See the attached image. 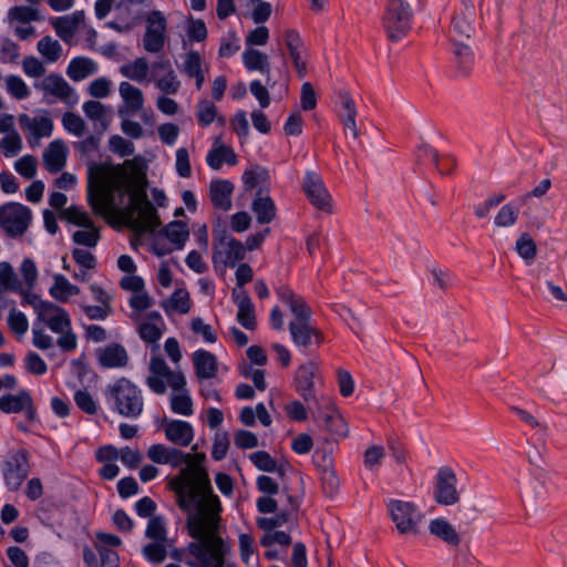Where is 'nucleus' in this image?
<instances>
[{
	"instance_id": "f257e3e1",
	"label": "nucleus",
	"mask_w": 567,
	"mask_h": 567,
	"mask_svg": "<svg viewBox=\"0 0 567 567\" xmlns=\"http://www.w3.org/2000/svg\"><path fill=\"white\" fill-rule=\"evenodd\" d=\"M175 494L179 508L188 514V535L196 539L188 544L187 550L196 559H205L213 538L218 537L221 529V503L203 471H195L190 478L177 483Z\"/></svg>"
},
{
	"instance_id": "f03ea898",
	"label": "nucleus",
	"mask_w": 567,
	"mask_h": 567,
	"mask_svg": "<svg viewBox=\"0 0 567 567\" xmlns=\"http://www.w3.org/2000/svg\"><path fill=\"white\" fill-rule=\"evenodd\" d=\"M120 176L111 182V188L95 186L92 171L89 176L87 200L95 214H103L114 205L112 192L124 190L130 195V204L123 210L125 225L138 235L154 233L161 225L159 216L154 205L148 200L144 189L131 190L124 179V172L121 165L115 168Z\"/></svg>"
},
{
	"instance_id": "7ed1b4c3",
	"label": "nucleus",
	"mask_w": 567,
	"mask_h": 567,
	"mask_svg": "<svg viewBox=\"0 0 567 567\" xmlns=\"http://www.w3.org/2000/svg\"><path fill=\"white\" fill-rule=\"evenodd\" d=\"M106 401L114 412L127 419H137L144 410L142 390L131 380L120 378L105 390Z\"/></svg>"
},
{
	"instance_id": "20e7f679",
	"label": "nucleus",
	"mask_w": 567,
	"mask_h": 567,
	"mask_svg": "<svg viewBox=\"0 0 567 567\" xmlns=\"http://www.w3.org/2000/svg\"><path fill=\"white\" fill-rule=\"evenodd\" d=\"M413 10L406 0H388L381 18L382 28L391 42H399L412 28Z\"/></svg>"
},
{
	"instance_id": "39448f33",
	"label": "nucleus",
	"mask_w": 567,
	"mask_h": 567,
	"mask_svg": "<svg viewBox=\"0 0 567 567\" xmlns=\"http://www.w3.org/2000/svg\"><path fill=\"white\" fill-rule=\"evenodd\" d=\"M214 246L212 261L215 269L234 268L238 262L245 259V245L234 238L225 228H214Z\"/></svg>"
},
{
	"instance_id": "423d86ee",
	"label": "nucleus",
	"mask_w": 567,
	"mask_h": 567,
	"mask_svg": "<svg viewBox=\"0 0 567 567\" xmlns=\"http://www.w3.org/2000/svg\"><path fill=\"white\" fill-rule=\"evenodd\" d=\"M31 221L32 212L28 206L14 202L0 206V227L8 237H22Z\"/></svg>"
},
{
	"instance_id": "0eeeda50",
	"label": "nucleus",
	"mask_w": 567,
	"mask_h": 567,
	"mask_svg": "<svg viewBox=\"0 0 567 567\" xmlns=\"http://www.w3.org/2000/svg\"><path fill=\"white\" fill-rule=\"evenodd\" d=\"M386 508L391 520L400 535L419 534L421 514L412 502L390 499Z\"/></svg>"
},
{
	"instance_id": "6e6552de",
	"label": "nucleus",
	"mask_w": 567,
	"mask_h": 567,
	"mask_svg": "<svg viewBox=\"0 0 567 567\" xmlns=\"http://www.w3.org/2000/svg\"><path fill=\"white\" fill-rule=\"evenodd\" d=\"M1 471L7 487L12 492L18 491L30 471L28 452L20 449L10 453L3 461Z\"/></svg>"
},
{
	"instance_id": "1a4fd4ad",
	"label": "nucleus",
	"mask_w": 567,
	"mask_h": 567,
	"mask_svg": "<svg viewBox=\"0 0 567 567\" xmlns=\"http://www.w3.org/2000/svg\"><path fill=\"white\" fill-rule=\"evenodd\" d=\"M433 498L443 506H453L460 502L461 494L457 489V477L451 467L443 466L439 468L434 480Z\"/></svg>"
},
{
	"instance_id": "9d476101",
	"label": "nucleus",
	"mask_w": 567,
	"mask_h": 567,
	"mask_svg": "<svg viewBox=\"0 0 567 567\" xmlns=\"http://www.w3.org/2000/svg\"><path fill=\"white\" fill-rule=\"evenodd\" d=\"M288 329L293 344L303 354H310L323 342V333L311 322H289Z\"/></svg>"
},
{
	"instance_id": "9b49d317",
	"label": "nucleus",
	"mask_w": 567,
	"mask_h": 567,
	"mask_svg": "<svg viewBox=\"0 0 567 567\" xmlns=\"http://www.w3.org/2000/svg\"><path fill=\"white\" fill-rule=\"evenodd\" d=\"M318 375L319 365L317 362L310 360L297 369L295 382L297 392L306 402L316 404L319 413L321 408L315 390V379L318 378Z\"/></svg>"
},
{
	"instance_id": "f8f14e48",
	"label": "nucleus",
	"mask_w": 567,
	"mask_h": 567,
	"mask_svg": "<svg viewBox=\"0 0 567 567\" xmlns=\"http://www.w3.org/2000/svg\"><path fill=\"white\" fill-rule=\"evenodd\" d=\"M0 411L6 414L24 412L29 422L37 420V409L29 391L20 390L17 394H3L0 396Z\"/></svg>"
},
{
	"instance_id": "ddd939ff",
	"label": "nucleus",
	"mask_w": 567,
	"mask_h": 567,
	"mask_svg": "<svg viewBox=\"0 0 567 567\" xmlns=\"http://www.w3.org/2000/svg\"><path fill=\"white\" fill-rule=\"evenodd\" d=\"M166 19L161 11H153L147 17V27L143 38V45L147 52L158 53L164 48Z\"/></svg>"
},
{
	"instance_id": "4468645a",
	"label": "nucleus",
	"mask_w": 567,
	"mask_h": 567,
	"mask_svg": "<svg viewBox=\"0 0 567 567\" xmlns=\"http://www.w3.org/2000/svg\"><path fill=\"white\" fill-rule=\"evenodd\" d=\"M303 190L310 203L318 209L332 212L331 196L323 185L321 177L315 172H307L303 178Z\"/></svg>"
},
{
	"instance_id": "2eb2a0df",
	"label": "nucleus",
	"mask_w": 567,
	"mask_h": 567,
	"mask_svg": "<svg viewBox=\"0 0 567 567\" xmlns=\"http://www.w3.org/2000/svg\"><path fill=\"white\" fill-rule=\"evenodd\" d=\"M452 25L460 37L471 38L480 25V18L475 6L470 1H463L462 8L452 19Z\"/></svg>"
},
{
	"instance_id": "dca6fc26",
	"label": "nucleus",
	"mask_w": 567,
	"mask_h": 567,
	"mask_svg": "<svg viewBox=\"0 0 567 567\" xmlns=\"http://www.w3.org/2000/svg\"><path fill=\"white\" fill-rule=\"evenodd\" d=\"M284 41L298 76L303 78L307 73V49L300 34L293 29L287 30Z\"/></svg>"
},
{
	"instance_id": "f3484780",
	"label": "nucleus",
	"mask_w": 567,
	"mask_h": 567,
	"mask_svg": "<svg viewBox=\"0 0 567 567\" xmlns=\"http://www.w3.org/2000/svg\"><path fill=\"white\" fill-rule=\"evenodd\" d=\"M95 357L99 364L104 369H120L128 364V353L126 349L116 342L95 350Z\"/></svg>"
},
{
	"instance_id": "a211bd4d",
	"label": "nucleus",
	"mask_w": 567,
	"mask_h": 567,
	"mask_svg": "<svg viewBox=\"0 0 567 567\" xmlns=\"http://www.w3.org/2000/svg\"><path fill=\"white\" fill-rule=\"evenodd\" d=\"M37 315L38 319L44 322L53 332H60L71 326L69 313L63 308L50 301H47Z\"/></svg>"
},
{
	"instance_id": "6ab92c4d",
	"label": "nucleus",
	"mask_w": 567,
	"mask_h": 567,
	"mask_svg": "<svg viewBox=\"0 0 567 567\" xmlns=\"http://www.w3.org/2000/svg\"><path fill=\"white\" fill-rule=\"evenodd\" d=\"M41 87L60 99L68 105H74L78 103V95L73 87L59 74H50L42 81Z\"/></svg>"
},
{
	"instance_id": "aec40b11",
	"label": "nucleus",
	"mask_w": 567,
	"mask_h": 567,
	"mask_svg": "<svg viewBox=\"0 0 567 567\" xmlns=\"http://www.w3.org/2000/svg\"><path fill=\"white\" fill-rule=\"evenodd\" d=\"M234 189V184L228 179H213L209 184V198L213 206L224 212L230 210Z\"/></svg>"
},
{
	"instance_id": "412c9836",
	"label": "nucleus",
	"mask_w": 567,
	"mask_h": 567,
	"mask_svg": "<svg viewBox=\"0 0 567 567\" xmlns=\"http://www.w3.org/2000/svg\"><path fill=\"white\" fill-rule=\"evenodd\" d=\"M68 147L61 140H55L49 144L43 152V163L45 168L55 174L60 172L66 162Z\"/></svg>"
},
{
	"instance_id": "4be33fe9",
	"label": "nucleus",
	"mask_w": 567,
	"mask_h": 567,
	"mask_svg": "<svg viewBox=\"0 0 567 567\" xmlns=\"http://www.w3.org/2000/svg\"><path fill=\"white\" fill-rule=\"evenodd\" d=\"M164 431L166 439L179 446H188L194 439L193 426L186 421H168L164 426Z\"/></svg>"
},
{
	"instance_id": "5701e85b",
	"label": "nucleus",
	"mask_w": 567,
	"mask_h": 567,
	"mask_svg": "<svg viewBox=\"0 0 567 567\" xmlns=\"http://www.w3.org/2000/svg\"><path fill=\"white\" fill-rule=\"evenodd\" d=\"M429 532L431 535L437 537L452 547H457L461 544L460 534L445 518H434L430 520Z\"/></svg>"
},
{
	"instance_id": "b1692460",
	"label": "nucleus",
	"mask_w": 567,
	"mask_h": 567,
	"mask_svg": "<svg viewBox=\"0 0 567 567\" xmlns=\"http://www.w3.org/2000/svg\"><path fill=\"white\" fill-rule=\"evenodd\" d=\"M19 123L23 130L29 131L37 140L50 136L53 131V122L47 116L32 118L27 114H20Z\"/></svg>"
},
{
	"instance_id": "393cba45",
	"label": "nucleus",
	"mask_w": 567,
	"mask_h": 567,
	"mask_svg": "<svg viewBox=\"0 0 567 567\" xmlns=\"http://www.w3.org/2000/svg\"><path fill=\"white\" fill-rule=\"evenodd\" d=\"M182 71L188 76L195 79L197 90H200L205 82V72L203 69V59L199 52L189 51L185 54Z\"/></svg>"
},
{
	"instance_id": "a878e982",
	"label": "nucleus",
	"mask_w": 567,
	"mask_h": 567,
	"mask_svg": "<svg viewBox=\"0 0 567 567\" xmlns=\"http://www.w3.org/2000/svg\"><path fill=\"white\" fill-rule=\"evenodd\" d=\"M321 400L322 403H324L327 408L330 410V412L327 413L323 417L326 429L332 434L346 437L348 435L349 430L340 412L329 398L326 399L321 396Z\"/></svg>"
},
{
	"instance_id": "bb28decb",
	"label": "nucleus",
	"mask_w": 567,
	"mask_h": 567,
	"mask_svg": "<svg viewBox=\"0 0 567 567\" xmlns=\"http://www.w3.org/2000/svg\"><path fill=\"white\" fill-rule=\"evenodd\" d=\"M251 209L256 215L257 221L261 225L269 224L276 218L275 202L268 196H262L261 190H258L257 197L251 204Z\"/></svg>"
},
{
	"instance_id": "cd10ccee",
	"label": "nucleus",
	"mask_w": 567,
	"mask_h": 567,
	"mask_svg": "<svg viewBox=\"0 0 567 567\" xmlns=\"http://www.w3.org/2000/svg\"><path fill=\"white\" fill-rule=\"evenodd\" d=\"M194 365L199 379H212L217 374L216 357L206 350H197L194 353Z\"/></svg>"
},
{
	"instance_id": "c85d7f7f",
	"label": "nucleus",
	"mask_w": 567,
	"mask_h": 567,
	"mask_svg": "<svg viewBox=\"0 0 567 567\" xmlns=\"http://www.w3.org/2000/svg\"><path fill=\"white\" fill-rule=\"evenodd\" d=\"M243 62L248 71H259L267 75V84L270 83V64L267 54L256 49H246L243 53Z\"/></svg>"
},
{
	"instance_id": "c756f323",
	"label": "nucleus",
	"mask_w": 567,
	"mask_h": 567,
	"mask_svg": "<svg viewBox=\"0 0 567 567\" xmlns=\"http://www.w3.org/2000/svg\"><path fill=\"white\" fill-rule=\"evenodd\" d=\"M161 234L174 244L177 249H182L189 237V229L185 221L173 220L161 230Z\"/></svg>"
},
{
	"instance_id": "7c9ffc66",
	"label": "nucleus",
	"mask_w": 567,
	"mask_h": 567,
	"mask_svg": "<svg viewBox=\"0 0 567 567\" xmlns=\"http://www.w3.org/2000/svg\"><path fill=\"white\" fill-rule=\"evenodd\" d=\"M206 162L210 168L217 171L220 169L224 163L235 165L237 163V155L231 147L219 145L208 152Z\"/></svg>"
},
{
	"instance_id": "2f4dec72",
	"label": "nucleus",
	"mask_w": 567,
	"mask_h": 567,
	"mask_svg": "<svg viewBox=\"0 0 567 567\" xmlns=\"http://www.w3.org/2000/svg\"><path fill=\"white\" fill-rule=\"evenodd\" d=\"M96 72V64L93 60L78 56L71 60L66 74L73 81H81Z\"/></svg>"
},
{
	"instance_id": "473e14b6",
	"label": "nucleus",
	"mask_w": 567,
	"mask_h": 567,
	"mask_svg": "<svg viewBox=\"0 0 567 567\" xmlns=\"http://www.w3.org/2000/svg\"><path fill=\"white\" fill-rule=\"evenodd\" d=\"M249 460L259 471L276 472L280 477L285 476L286 465H278L276 460L266 451L251 453Z\"/></svg>"
},
{
	"instance_id": "72a5a7b5",
	"label": "nucleus",
	"mask_w": 567,
	"mask_h": 567,
	"mask_svg": "<svg viewBox=\"0 0 567 567\" xmlns=\"http://www.w3.org/2000/svg\"><path fill=\"white\" fill-rule=\"evenodd\" d=\"M120 95L127 105L128 110L133 113L143 109L144 96L143 92L128 82H122L118 86Z\"/></svg>"
},
{
	"instance_id": "f704fd0d",
	"label": "nucleus",
	"mask_w": 567,
	"mask_h": 567,
	"mask_svg": "<svg viewBox=\"0 0 567 567\" xmlns=\"http://www.w3.org/2000/svg\"><path fill=\"white\" fill-rule=\"evenodd\" d=\"M145 1L146 0H96L94 4V13L99 20H103L113 9H128L131 6H138Z\"/></svg>"
},
{
	"instance_id": "c9c22d12",
	"label": "nucleus",
	"mask_w": 567,
	"mask_h": 567,
	"mask_svg": "<svg viewBox=\"0 0 567 567\" xmlns=\"http://www.w3.org/2000/svg\"><path fill=\"white\" fill-rule=\"evenodd\" d=\"M148 71L150 65L145 58H137L133 62L123 64L120 68V72L123 76L136 82L146 81Z\"/></svg>"
},
{
	"instance_id": "e433bc0d",
	"label": "nucleus",
	"mask_w": 567,
	"mask_h": 567,
	"mask_svg": "<svg viewBox=\"0 0 567 567\" xmlns=\"http://www.w3.org/2000/svg\"><path fill=\"white\" fill-rule=\"evenodd\" d=\"M164 310L169 313L176 311L185 315L190 310V298L186 289H176L167 301L162 302Z\"/></svg>"
},
{
	"instance_id": "4c0bfd02",
	"label": "nucleus",
	"mask_w": 567,
	"mask_h": 567,
	"mask_svg": "<svg viewBox=\"0 0 567 567\" xmlns=\"http://www.w3.org/2000/svg\"><path fill=\"white\" fill-rule=\"evenodd\" d=\"M79 292V287L72 285L63 275L54 276V284L50 288V295L56 301L65 302L70 296L78 295Z\"/></svg>"
},
{
	"instance_id": "58836bf2",
	"label": "nucleus",
	"mask_w": 567,
	"mask_h": 567,
	"mask_svg": "<svg viewBox=\"0 0 567 567\" xmlns=\"http://www.w3.org/2000/svg\"><path fill=\"white\" fill-rule=\"evenodd\" d=\"M212 548L206 556L208 567H224L226 556L230 553V546L220 537H214Z\"/></svg>"
},
{
	"instance_id": "ea45409f",
	"label": "nucleus",
	"mask_w": 567,
	"mask_h": 567,
	"mask_svg": "<svg viewBox=\"0 0 567 567\" xmlns=\"http://www.w3.org/2000/svg\"><path fill=\"white\" fill-rule=\"evenodd\" d=\"M21 291V281L8 261L0 262V293Z\"/></svg>"
},
{
	"instance_id": "a19ab883",
	"label": "nucleus",
	"mask_w": 567,
	"mask_h": 567,
	"mask_svg": "<svg viewBox=\"0 0 567 567\" xmlns=\"http://www.w3.org/2000/svg\"><path fill=\"white\" fill-rule=\"evenodd\" d=\"M323 461L327 462L322 467L320 475L323 493L329 497H333L339 489V478L331 465V461L328 460L326 455H323Z\"/></svg>"
},
{
	"instance_id": "79ce46f5",
	"label": "nucleus",
	"mask_w": 567,
	"mask_h": 567,
	"mask_svg": "<svg viewBox=\"0 0 567 567\" xmlns=\"http://www.w3.org/2000/svg\"><path fill=\"white\" fill-rule=\"evenodd\" d=\"M515 250L527 265H530L537 255V246L528 233L519 235L515 243Z\"/></svg>"
},
{
	"instance_id": "37998d69",
	"label": "nucleus",
	"mask_w": 567,
	"mask_h": 567,
	"mask_svg": "<svg viewBox=\"0 0 567 567\" xmlns=\"http://www.w3.org/2000/svg\"><path fill=\"white\" fill-rule=\"evenodd\" d=\"M519 209L513 203L503 205L494 217V225L498 228L513 227L518 220Z\"/></svg>"
},
{
	"instance_id": "c03bdc74",
	"label": "nucleus",
	"mask_w": 567,
	"mask_h": 567,
	"mask_svg": "<svg viewBox=\"0 0 567 567\" xmlns=\"http://www.w3.org/2000/svg\"><path fill=\"white\" fill-rule=\"evenodd\" d=\"M38 51L47 61L55 62L61 56L62 47L58 40L45 35L38 42Z\"/></svg>"
},
{
	"instance_id": "a18cd8bd",
	"label": "nucleus",
	"mask_w": 567,
	"mask_h": 567,
	"mask_svg": "<svg viewBox=\"0 0 567 567\" xmlns=\"http://www.w3.org/2000/svg\"><path fill=\"white\" fill-rule=\"evenodd\" d=\"M454 55L458 70L463 73H468L474 62V54L471 48L466 44L455 43Z\"/></svg>"
},
{
	"instance_id": "49530a36",
	"label": "nucleus",
	"mask_w": 567,
	"mask_h": 567,
	"mask_svg": "<svg viewBox=\"0 0 567 567\" xmlns=\"http://www.w3.org/2000/svg\"><path fill=\"white\" fill-rule=\"evenodd\" d=\"M204 460H205V454H202V453L195 454L194 456H192L189 463H187V467L182 471V476L176 477L171 482V485H172V488L174 492H175V487L177 486V483H179L181 481L190 478L194 475L195 471H203L206 474V476H208L207 471L202 466V463L204 462ZM207 478L209 480V477H207Z\"/></svg>"
},
{
	"instance_id": "de8ad7c7",
	"label": "nucleus",
	"mask_w": 567,
	"mask_h": 567,
	"mask_svg": "<svg viewBox=\"0 0 567 567\" xmlns=\"http://www.w3.org/2000/svg\"><path fill=\"white\" fill-rule=\"evenodd\" d=\"M61 217L80 227L93 228V221L89 215L78 206L65 208L62 210Z\"/></svg>"
},
{
	"instance_id": "09e8293b",
	"label": "nucleus",
	"mask_w": 567,
	"mask_h": 567,
	"mask_svg": "<svg viewBox=\"0 0 567 567\" xmlns=\"http://www.w3.org/2000/svg\"><path fill=\"white\" fill-rule=\"evenodd\" d=\"M155 85L158 90H161L163 93H165L167 95H174L181 89V82H179L175 71L164 73L163 76L156 78Z\"/></svg>"
},
{
	"instance_id": "8fccbe9b",
	"label": "nucleus",
	"mask_w": 567,
	"mask_h": 567,
	"mask_svg": "<svg viewBox=\"0 0 567 567\" xmlns=\"http://www.w3.org/2000/svg\"><path fill=\"white\" fill-rule=\"evenodd\" d=\"M145 535L147 538L153 539L154 542L164 543L167 538V533H166L163 517H161V516L151 517L147 523Z\"/></svg>"
},
{
	"instance_id": "3c124183",
	"label": "nucleus",
	"mask_w": 567,
	"mask_h": 567,
	"mask_svg": "<svg viewBox=\"0 0 567 567\" xmlns=\"http://www.w3.org/2000/svg\"><path fill=\"white\" fill-rule=\"evenodd\" d=\"M288 306H289L290 311L295 316V319L291 320L290 322H299V323L311 322L312 311L302 297L299 296L296 300L290 302V305H288Z\"/></svg>"
},
{
	"instance_id": "603ef678",
	"label": "nucleus",
	"mask_w": 567,
	"mask_h": 567,
	"mask_svg": "<svg viewBox=\"0 0 567 567\" xmlns=\"http://www.w3.org/2000/svg\"><path fill=\"white\" fill-rule=\"evenodd\" d=\"M197 120L200 126H208L217 116V107L208 100L199 101L197 106Z\"/></svg>"
},
{
	"instance_id": "864d4df0",
	"label": "nucleus",
	"mask_w": 567,
	"mask_h": 567,
	"mask_svg": "<svg viewBox=\"0 0 567 567\" xmlns=\"http://www.w3.org/2000/svg\"><path fill=\"white\" fill-rule=\"evenodd\" d=\"M6 157L16 156L22 150V140L17 131H11L0 141Z\"/></svg>"
},
{
	"instance_id": "5fc2aeb1",
	"label": "nucleus",
	"mask_w": 567,
	"mask_h": 567,
	"mask_svg": "<svg viewBox=\"0 0 567 567\" xmlns=\"http://www.w3.org/2000/svg\"><path fill=\"white\" fill-rule=\"evenodd\" d=\"M385 456L382 445H371L363 453V465L365 468L373 471L379 467Z\"/></svg>"
},
{
	"instance_id": "6e6d98bb",
	"label": "nucleus",
	"mask_w": 567,
	"mask_h": 567,
	"mask_svg": "<svg viewBox=\"0 0 567 567\" xmlns=\"http://www.w3.org/2000/svg\"><path fill=\"white\" fill-rule=\"evenodd\" d=\"M109 147L111 152L117 154L121 157L130 156L135 151L134 144L120 135H112L110 137Z\"/></svg>"
},
{
	"instance_id": "4d7b16f0",
	"label": "nucleus",
	"mask_w": 567,
	"mask_h": 567,
	"mask_svg": "<svg viewBox=\"0 0 567 567\" xmlns=\"http://www.w3.org/2000/svg\"><path fill=\"white\" fill-rule=\"evenodd\" d=\"M505 198V195L502 193L488 196L483 203L474 207L475 216L480 219L487 217L491 210L503 203Z\"/></svg>"
},
{
	"instance_id": "13d9d810",
	"label": "nucleus",
	"mask_w": 567,
	"mask_h": 567,
	"mask_svg": "<svg viewBox=\"0 0 567 567\" xmlns=\"http://www.w3.org/2000/svg\"><path fill=\"white\" fill-rule=\"evenodd\" d=\"M8 326L17 336H23L29 328L25 315L17 309H11L8 316Z\"/></svg>"
},
{
	"instance_id": "bf43d9fd",
	"label": "nucleus",
	"mask_w": 567,
	"mask_h": 567,
	"mask_svg": "<svg viewBox=\"0 0 567 567\" xmlns=\"http://www.w3.org/2000/svg\"><path fill=\"white\" fill-rule=\"evenodd\" d=\"M9 17L11 19L17 20V21L22 22V23H29L31 21H39L40 20V16H39L38 10H35V9H33L31 7H25V6L12 7L9 10Z\"/></svg>"
},
{
	"instance_id": "052dcab7",
	"label": "nucleus",
	"mask_w": 567,
	"mask_h": 567,
	"mask_svg": "<svg viewBox=\"0 0 567 567\" xmlns=\"http://www.w3.org/2000/svg\"><path fill=\"white\" fill-rule=\"evenodd\" d=\"M62 124L64 128L75 135V136H82L85 131V123L83 118L72 112H66L62 117Z\"/></svg>"
},
{
	"instance_id": "680f3d73",
	"label": "nucleus",
	"mask_w": 567,
	"mask_h": 567,
	"mask_svg": "<svg viewBox=\"0 0 567 567\" xmlns=\"http://www.w3.org/2000/svg\"><path fill=\"white\" fill-rule=\"evenodd\" d=\"M268 178V172L260 167L248 169L243 174V183L247 190L254 189L258 184L265 183Z\"/></svg>"
},
{
	"instance_id": "e2e57ef3",
	"label": "nucleus",
	"mask_w": 567,
	"mask_h": 567,
	"mask_svg": "<svg viewBox=\"0 0 567 567\" xmlns=\"http://www.w3.org/2000/svg\"><path fill=\"white\" fill-rule=\"evenodd\" d=\"M172 411L181 415H190L193 413V402L188 394H174L171 399Z\"/></svg>"
},
{
	"instance_id": "0e129e2a",
	"label": "nucleus",
	"mask_w": 567,
	"mask_h": 567,
	"mask_svg": "<svg viewBox=\"0 0 567 567\" xmlns=\"http://www.w3.org/2000/svg\"><path fill=\"white\" fill-rule=\"evenodd\" d=\"M143 555L148 561L161 564L165 560L167 551L163 543L154 542L144 546Z\"/></svg>"
},
{
	"instance_id": "69168bd1",
	"label": "nucleus",
	"mask_w": 567,
	"mask_h": 567,
	"mask_svg": "<svg viewBox=\"0 0 567 567\" xmlns=\"http://www.w3.org/2000/svg\"><path fill=\"white\" fill-rule=\"evenodd\" d=\"M290 513L282 511L274 517H260L257 519V525L265 532H272L275 528L282 526L289 520Z\"/></svg>"
},
{
	"instance_id": "338daca9",
	"label": "nucleus",
	"mask_w": 567,
	"mask_h": 567,
	"mask_svg": "<svg viewBox=\"0 0 567 567\" xmlns=\"http://www.w3.org/2000/svg\"><path fill=\"white\" fill-rule=\"evenodd\" d=\"M14 168L21 176L31 179L37 173V158L32 155H24L14 163Z\"/></svg>"
},
{
	"instance_id": "774afa93",
	"label": "nucleus",
	"mask_w": 567,
	"mask_h": 567,
	"mask_svg": "<svg viewBox=\"0 0 567 567\" xmlns=\"http://www.w3.org/2000/svg\"><path fill=\"white\" fill-rule=\"evenodd\" d=\"M6 84L8 92L16 99L22 100L29 94L28 86L18 75H9L6 79Z\"/></svg>"
}]
</instances>
